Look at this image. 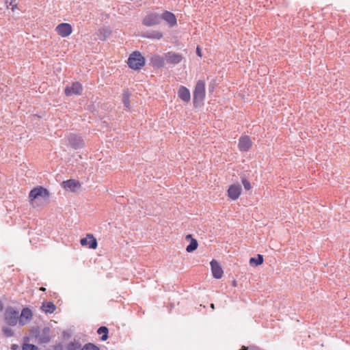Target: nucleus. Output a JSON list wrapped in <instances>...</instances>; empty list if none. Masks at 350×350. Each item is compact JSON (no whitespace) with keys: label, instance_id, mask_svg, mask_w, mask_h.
<instances>
[{"label":"nucleus","instance_id":"nucleus-1","mask_svg":"<svg viewBox=\"0 0 350 350\" xmlns=\"http://www.w3.org/2000/svg\"><path fill=\"white\" fill-rule=\"evenodd\" d=\"M49 327H44L41 330L39 327H33L31 329V337L35 338L39 344H46L51 340Z\"/></svg>","mask_w":350,"mask_h":350},{"label":"nucleus","instance_id":"nucleus-2","mask_svg":"<svg viewBox=\"0 0 350 350\" xmlns=\"http://www.w3.org/2000/svg\"><path fill=\"white\" fill-rule=\"evenodd\" d=\"M205 98V82L203 80H199L196 84L193 92V103L196 107L202 105Z\"/></svg>","mask_w":350,"mask_h":350},{"label":"nucleus","instance_id":"nucleus-3","mask_svg":"<svg viewBox=\"0 0 350 350\" xmlns=\"http://www.w3.org/2000/svg\"><path fill=\"white\" fill-rule=\"evenodd\" d=\"M145 62L144 57L137 51L133 52L127 60L129 68L135 70H140L145 65Z\"/></svg>","mask_w":350,"mask_h":350},{"label":"nucleus","instance_id":"nucleus-4","mask_svg":"<svg viewBox=\"0 0 350 350\" xmlns=\"http://www.w3.org/2000/svg\"><path fill=\"white\" fill-rule=\"evenodd\" d=\"M4 320L10 326H15L19 322V313L12 306L6 308L4 313Z\"/></svg>","mask_w":350,"mask_h":350},{"label":"nucleus","instance_id":"nucleus-5","mask_svg":"<svg viewBox=\"0 0 350 350\" xmlns=\"http://www.w3.org/2000/svg\"><path fill=\"white\" fill-rule=\"evenodd\" d=\"M41 198L43 200H47L49 198V191L47 189L38 186L32 189L29 193V199L30 202Z\"/></svg>","mask_w":350,"mask_h":350},{"label":"nucleus","instance_id":"nucleus-6","mask_svg":"<svg viewBox=\"0 0 350 350\" xmlns=\"http://www.w3.org/2000/svg\"><path fill=\"white\" fill-rule=\"evenodd\" d=\"M164 54L165 62L169 64L176 65L180 63L183 59V55L174 51H169Z\"/></svg>","mask_w":350,"mask_h":350},{"label":"nucleus","instance_id":"nucleus-7","mask_svg":"<svg viewBox=\"0 0 350 350\" xmlns=\"http://www.w3.org/2000/svg\"><path fill=\"white\" fill-rule=\"evenodd\" d=\"M161 23L160 14L158 13H150L146 15L142 21L143 25L151 27L159 25Z\"/></svg>","mask_w":350,"mask_h":350},{"label":"nucleus","instance_id":"nucleus-8","mask_svg":"<svg viewBox=\"0 0 350 350\" xmlns=\"http://www.w3.org/2000/svg\"><path fill=\"white\" fill-rule=\"evenodd\" d=\"M80 243L83 246H88L90 249H96L98 245L96 239L92 234H88L85 237L81 239Z\"/></svg>","mask_w":350,"mask_h":350},{"label":"nucleus","instance_id":"nucleus-9","mask_svg":"<svg viewBox=\"0 0 350 350\" xmlns=\"http://www.w3.org/2000/svg\"><path fill=\"white\" fill-rule=\"evenodd\" d=\"M150 62L154 68H162L165 67V54L163 56L157 54L152 55L150 58Z\"/></svg>","mask_w":350,"mask_h":350},{"label":"nucleus","instance_id":"nucleus-10","mask_svg":"<svg viewBox=\"0 0 350 350\" xmlns=\"http://www.w3.org/2000/svg\"><path fill=\"white\" fill-rule=\"evenodd\" d=\"M56 31L58 35L66 38L72 33V26L69 23H62L56 27Z\"/></svg>","mask_w":350,"mask_h":350},{"label":"nucleus","instance_id":"nucleus-11","mask_svg":"<svg viewBox=\"0 0 350 350\" xmlns=\"http://www.w3.org/2000/svg\"><path fill=\"white\" fill-rule=\"evenodd\" d=\"M83 90L82 85L79 82H75L70 87L65 88V94L66 96L79 95Z\"/></svg>","mask_w":350,"mask_h":350},{"label":"nucleus","instance_id":"nucleus-12","mask_svg":"<svg viewBox=\"0 0 350 350\" xmlns=\"http://www.w3.org/2000/svg\"><path fill=\"white\" fill-rule=\"evenodd\" d=\"M241 187L239 184L231 185L228 189V196L232 200H236L239 198L241 193Z\"/></svg>","mask_w":350,"mask_h":350},{"label":"nucleus","instance_id":"nucleus-13","mask_svg":"<svg viewBox=\"0 0 350 350\" xmlns=\"http://www.w3.org/2000/svg\"><path fill=\"white\" fill-rule=\"evenodd\" d=\"M70 145L75 149L82 148L85 146L83 139L79 135L71 134L68 138Z\"/></svg>","mask_w":350,"mask_h":350},{"label":"nucleus","instance_id":"nucleus-14","mask_svg":"<svg viewBox=\"0 0 350 350\" xmlns=\"http://www.w3.org/2000/svg\"><path fill=\"white\" fill-rule=\"evenodd\" d=\"M252 142L248 135H244L239 138L238 147L240 151L246 152L252 146Z\"/></svg>","mask_w":350,"mask_h":350},{"label":"nucleus","instance_id":"nucleus-15","mask_svg":"<svg viewBox=\"0 0 350 350\" xmlns=\"http://www.w3.org/2000/svg\"><path fill=\"white\" fill-rule=\"evenodd\" d=\"M161 21H165L170 27H174L177 24L176 16L171 12L165 11L160 14Z\"/></svg>","mask_w":350,"mask_h":350},{"label":"nucleus","instance_id":"nucleus-16","mask_svg":"<svg viewBox=\"0 0 350 350\" xmlns=\"http://www.w3.org/2000/svg\"><path fill=\"white\" fill-rule=\"evenodd\" d=\"M210 265L211 267L213 276L216 279L221 278L223 275V270L221 269V267L219 265V262L216 260L213 259L211 261Z\"/></svg>","mask_w":350,"mask_h":350},{"label":"nucleus","instance_id":"nucleus-17","mask_svg":"<svg viewBox=\"0 0 350 350\" xmlns=\"http://www.w3.org/2000/svg\"><path fill=\"white\" fill-rule=\"evenodd\" d=\"M178 96L184 102H189L191 100V94L188 88L181 85L178 90Z\"/></svg>","mask_w":350,"mask_h":350},{"label":"nucleus","instance_id":"nucleus-18","mask_svg":"<svg viewBox=\"0 0 350 350\" xmlns=\"http://www.w3.org/2000/svg\"><path fill=\"white\" fill-rule=\"evenodd\" d=\"M32 317V312L28 308H25L22 310L21 317L19 318V323L21 325H24L26 324L27 321H25L23 318H25L26 320H30Z\"/></svg>","mask_w":350,"mask_h":350},{"label":"nucleus","instance_id":"nucleus-19","mask_svg":"<svg viewBox=\"0 0 350 350\" xmlns=\"http://www.w3.org/2000/svg\"><path fill=\"white\" fill-rule=\"evenodd\" d=\"M64 188L69 189L70 190L74 191L76 189L79 188L81 185L78 180L75 179H69L63 182Z\"/></svg>","mask_w":350,"mask_h":350},{"label":"nucleus","instance_id":"nucleus-20","mask_svg":"<svg viewBox=\"0 0 350 350\" xmlns=\"http://www.w3.org/2000/svg\"><path fill=\"white\" fill-rule=\"evenodd\" d=\"M142 36L146 38L160 40L163 38V34L159 31H151L143 33Z\"/></svg>","mask_w":350,"mask_h":350},{"label":"nucleus","instance_id":"nucleus-21","mask_svg":"<svg viewBox=\"0 0 350 350\" xmlns=\"http://www.w3.org/2000/svg\"><path fill=\"white\" fill-rule=\"evenodd\" d=\"M41 308L45 313L51 314L55 310L56 306L52 301H46L42 303Z\"/></svg>","mask_w":350,"mask_h":350},{"label":"nucleus","instance_id":"nucleus-22","mask_svg":"<svg viewBox=\"0 0 350 350\" xmlns=\"http://www.w3.org/2000/svg\"><path fill=\"white\" fill-rule=\"evenodd\" d=\"M97 334H102V336L100 337V340L102 341H105L109 338V329L106 326H100L97 329Z\"/></svg>","mask_w":350,"mask_h":350},{"label":"nucleus","instance_id":"nucleus-23","mask_svg":"<svg viewBox=\"0 0 350 350\" xmlns=\"http://www.w3.org/2000/svg\"><path fill=\"white\" fill-rule=\"evenodd\" d=\"M130 96H131V93L129 91V90L126 89V90H124L123 94H122V100L124 104V106L127 109H129L130 106H131L130 100H129Z\"/></svg>","mask_w":350,"mask_h":350},{"label":"nucleus","instance_id":"nucleus-24","mask_svg":"<svg viewBox=\"0 0 350 350\" xmlns=\"http://www.w3.org/2000/svg\"><path fill=\"white\" fill-rule=\"evenodd\" d=\"M263 262V256L261 254H258L256 257H252L250 259V264L252 266L257 267Z\"/></svg>","mask_w":350,"mask_h":350},{"label":"nucleus","instance_id":"nucleus-25","mask_svg":"<svg viewBox=\"0 0 350 350\" xmlns=\"http://www.w3.org/2000/svg\"><path fill=\"white\" fill-rule=\"evenodd\" d=\"M198 246V241L196 239H191L189 244L186 247V251L189 253H191L195 251Z\"/></svg>","mask_w":350,"mask_h":350},{"label":"nucleus","instance_id":"nucleus-26","mask_svg":"<svg viewBox=\"0 0 350 350\" xmlns=\"http://www.w3.org/2000/svg\"><path fill=\"white\" fill-rule=\"evenodd\" d=\"M81 344L79 342H71L68 345V350H79Z\"/></svg>","mask_w":350,"mask_h":350},{"label":"nucleus","instance_id":"nucleus-27","mask_svg":"<svg viewBox=\"0 0 350 350\" xmlns=\"http://www.w3.org/2000/svg\"><path fill=\"white\" fill-rule=\"evenodd\" d=\"M81 350H100V349L93 343L89 342L85 344Z\"/></svg>","mask_w":350,"mask_h":350},{"label":"nucleus","instance_id":"nucleus-28","mask_svg":"<svg viewBox=\"0 0 350 350\" xmlns=\"http://www.w3.org/2000/svg\"><path fill=\"white\" fill-rule=\"evenodd\" d=\"M241 182L245 190L248 191L251 189V184L247 179L244 177H241Z\"/></svg>","mask_w":350,"mask_h":350},{"label":"nucleus","instance_id":"nucleus-29","mask_svg":"<svg viewBox=\"0 0 350 350\" xmlns=\"http://www.w3.org/2000/svg\"><path fill=\"white\" fill-rule=\"evenodd\" d=\"M38 348L35 345L25 343L23 345V350H37Z\"/></svg>","mask_w":350,"mask_h":350},{"label":"nucleus","instance_id":"nucleus-30","mask_svg":"<svg viewBox=\"0 0 350 350\" xmlns=\"http://www.w3.org/2000/svg\"><path fill=\"white\" fill-rule=\"evenodd\" d=\"M2 332H3V334L8 336V337H11L14 335V332L12 331V329L10 327H3L2 329Z\"/></svg>","mask_w":350,"mask_h":350},{"label":"nucleus","instance_id":"nucleus-31","mask_svg":"<svg viewBox=\"0 0 350 350\" xmlns=\"http://www.w3.org/2000/svg\"><path fill=\"white\" fill-rule=\"evenodd\" d=\"M16 0H10V5H12V10H14L16 8V4L15 3Z\"/></svg>","mask_w":350,"mask_h":350},{"label":"nucleus","instance_id":"nucleus-32","mask_svg":"<svg viewBox=\"0 0 350 350\" xmlns=\"http://www.w3.org/2000/svg\"><path fill=\"white\" fill-rule=\"evenodd\" d=\"M196 53L197 55L199 56V57H201L202 56V52H201V50L200 49V48L198 46L197 49H196Z\"/></svg>","mask_w":350,"mask_h":350},{"label":"nucleus","instance_id":"nucleus-33","mask_svg":"<svg viewBox=\"0 0 350 350\" xmlns=\"http://www.w3.org/2000/svg\"><path fill=\"white\" fill-rule=\"evenodd\" d=\"M11 349L12 350H18V346L17 345H12L11 346Z\"/></svg>","mask_w":350,"mask_h":350},{"label":"nucleus","instance_id":"nucleus-34","mask_svg":"<svg viewBox=\"0 0 350 350\" xmlns=\"http://www.w3.org/2000/svg\"><path fill=\"white\" fill-rule=\"evenodd\" d=\"M213 89H214V84H213V83H212V84H209V85H208V90H209V91H213Z\"/></svg>","mask_w":350,"mask_h":350},{"label":"nucleus","instance_id":"nucleus-35","mask_svg":"<svg viewBox=\"0 0 350 350\" xmlns=\"http://www.w3.org/2000/svg\"><path fill=\"white\" fill-rule=\"evenodd\" d=\"M193 239V238L192 237V235H191V234H187V235L186 236V239H187V240H188V239Z\"/></svg>","mask_w":350,"mask_h":350},{"label":"nucleus","instance_id":"nucleus-36","mask_svg":"<svg viewBox=\"0 0 350 350\" xmlns=\"http://www.w3.org/2000/svg\"><path fill=\"white\" fill-rule=\"evenodd\" d=\"M3 304L1 302V301H0V311L3 310Z\"/></svg>","mask_w":350,"mask_h":350},{"label":"nucleus","instance_id":"nucleus-37","mask_svg":"<svg viewBox=\"0 0 350 350\" xmlns=\"http://www.w3.org/2000/svg\"><path fill=\"white\" fill-rule=\"evenodd\" d=\"M239 350H247V348L243 346V347H242V348H241V349H239Z\"/></svg>","mask_w":350,"mask_h":350},{"label":"nucleus","instance_id":"nucleus-38","mask_svg":"<svg viewBox=\"0 0 350 350\" xmlns=\"http://www.w3.org/2000/svg\"><path fill=\"white\" fill-rule=\"evenodd\" d=\"M211 308L212 309H214V308H215V305H214V304H211Z\"/></svg>","mask_w":350,"mask_h":350},{"label":"nucleus","instance_id":"nucleus-39","mask_svg":"<svg viewBox=\"0 0 350 350\" xmlns=\"http://www.w3.org/2000/svg\"><path fill=\"white\" fill-rule=\"evenodd\" d=\"M41 290H42V291H44V290H45V288H44V287H42V288H41Z\"/></svg>","mask_w":350,"mask_h":350}]
</instances>
